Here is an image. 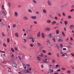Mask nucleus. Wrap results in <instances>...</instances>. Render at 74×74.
I'll list each match as a JSON object with an SVG mask.
<instances>
[{"mask_svg":"<svg viewBox=\"0 0 74 74\" xmlns=\"http://www.w3.org/2000/svg\"><path fill=\"white\" fill-rule=\"evenodd\" d=\"M16 64L15 63L12 64V67H15V68H16Z\"/></svg>","mask_w":74,"mask_h":74,"instance_id":"f257e3e1","label":"nucleus"},{"mask_svg":"<svg viewBox=\"0 0 74 74\" xmlns=\"http://www.w3.org/2000/svg\"><path fill=\"white\" fill-rule=\"evenodd\" d=\"M14 15L15 17H18V13L16 12H15L14 14Z\"/></svg>","mask_w":74,"mask_h":74,"instance_id":"f03ea898","label":"nucleus"},{"mask_svg":"<svg viewBox=\"0 0 74 74\" xmlns=\"http://www.w3.org/2000/svg\"><path fill=\"white\" fill-rule=\"evenodd\" d=\"M47 3L50 6H51L52 5V4H51V1H48Z\"/></svg>","mask_w":74,"mask_h":74,"instance_id":"7ed1b4c3","label":"nucleus"},{"mask_svg":"<svg viewBox=\"0 0 74 74\" xmlns=\"http://www.w3.org/2000/svg\"><path fill=\"white\" fill-rule=\"evenodd\" d=\"M24 73H30V72L29 71V70H25L23 71Z\"/></svg>","mask_w":74,"mask_h":74,"instance_id":"20e7f679","label":"nucleus"},{"mask_svg":"<svg viewBox=\"0 0 74 74\" xmlns=\"http://www.w3.org/2000/svg\"><path fill=\"white\" fill-rule=\"evenodd\" d=\"M70 29L71 30H72V29H73V28H74V26L73 25H71L70 26Z\"/></svg>","mask_w":74,"mask_h":74,"instance_id":"39448f33","label":"nucleus"},{"mask_svg":"<svg viewBox=\"0 0 74 74\" xmlns=\"http://www.w3.org/2000/svg\"><path fill=\"white\" fill-rule=\"evenodd\" d=\"M49 70H50L47 73L48 74H49V73H53V70H52L51 69H50Z\"/></svg>","mask_w":74,"mask_h":74,"instance_id":"423d86ee","label":"nucleus"},{"mask_svg":"<svg viewBox=\"0 0 74 74\" xmlns=\"http://www.w3.org/2000/svg\"><path fill=\"white\" fill-rule=\"evenodd\" d=\"M14 35L16 37H19V35L18 33H15Z\"/></svg>","mask_w":74,"mask_h":74,"instance_id":"0eeeda50","label":"nucleus"},{"mask_svg":"<svg viewBox=\"0 0 74 74\" xmlns=\"http://www.w3.org/2000/svg\"><path fill=\"white\" fill-rule=\"evenodd\" d=\"M56 23V21H53L52 23L51 24L53 25H55Z\"/></svg>","mask_w":74,"mask_h":74,"instance_id":"6e6552de","label":"nucleus"},{"mask_svg":"<svg viewBox=\"0 0 74 74\" xmlns=\"http://www.w3.org/2000/svg\"><path fill=\"white\" fill-rule=\"evenodd\" d=\"M10 57H11V58H13L14 57V55H13V54H12V53H10Z\"/></svg>","mask_w":74,"mask_h":74,"instance_id":"1a4fd4ad","label":"nucleus"},{"mask_svg":"<svg viewBox=\"0 0 74 74\" xmlns=\"http://www.w3.org/2000/svg\"><path fill=\"white\" fill-rule=\"evenodd\" d=\"M23 19L24 20H28V19H29V18H28L26 16L24 17Z\"/></svg>","mask_w":74,"mask_h":74,"instance_id":"9d476101","label":"nucleus"},{"mask_svg":"<svg viewBox=\"0 0 74 74\" xmlns=\"http://www.w3.org/2000/svg\"><path fill=\"white\" fill-rule=\"evenodd\" d=\"M46 30H47V31H49L50 30V28L49 27H47L45 29V31H46Z\"/></svg>","mask_w":74,"mask_h":74,"instance_id":"9b49d317","label":"nucleus"},{"mask_svg":"<svg viewBox=\"0 0 74 74\" xmlns=\"http://www.w3.org/2000/svg\"><path fill=\"white\" fill-rule=\"evenodd\" d=\"M40 36V32L39 31L38 32V34H37V37H39Z\"/></svg>","mask_w":74,"mask_h":74,"instance_id":"f8f14e48","label":"nucleus"},{"mask_svg":"<svg viewBox=\"0 0 74 74\" xmlns=\"http://www.w3.org/2000/svg\"><path fill=\"white\" fill-rule=\"evenodd\" d=\"M8 69H9L8 70V71H9V72H10V73H11V69L10 68L8 67Z\"/></svg>","mask_w":74,"mask_h":74,"instance_id":"ddd939ff","label":"nucleus"},{"mask_svg":"<svg viewBox=\"0 0 74 74\" xmlns=\"http://www.w3.org/2000/svg\"><path fill=\"white\" fill-rule=\"evenodd\" d=\"M42 36L43 38H45V37L44 36V33L43 32L42 33Z\"/></svg>","mask_w":74,"mask_h":74,"instance_id":"4468645a","label":"nucleus"},{"mask_svg":"<svg viewBox=\"0 0 74 74\" xmlns=\"http://www.w3.org/2000/svg\"><path fill=\"white\" fill-rule=\"evenodd\" d=\"M31 18L33 19H36V17L35 16H32L31 17Z\"/></svg>","mask_w":74,"mask_h":74,"instance_id":"2eb2a0df","label":"nucleus"},{"mask_svg":"<svg viewBox=\"0 0 74 74\" xmlns=\"http://www.w3.org/2000/svg\"><path fill=\"white\" fill-rule=\"evenodd\" d=\"M43 12L45 13V14H46L47 13V10L45 9H44L43 11Z\"/></svg>","mask_w":74,"mask_h":74,"instance_id":"dca6fc26","label":"nucleus"},{"mask_svg":"<svg viewBox=\"0 0 74 74\" xmlns=\"http://www.w3.org/2000/svg\"><path fill=\"white\" fill-rule=\"evenodd\" d=\"M48 37H49L50 38H51L52 37V34L51 33L49 34V36H48Z\"/></svg>","mask_w":74,"mask_h":74,"instance_id":"f3484780","label":"nucleus"},{"mask_svg":"<svg viewBox=\"0 0 74 74\" xmlns=\"http://www.w3.org/2000/svg\"><path fill=\"white\" fill-rule=\"evenodd\" d=\"M21 56H22L21 55H19L18 56V58H19L20 60H21Z\"/></svg>","mask_w":74,"mask_h":74,"instance_id":"a211bd4d","label":"nucleus"},{"mask_svg":"<svg viewBox=\"0 0 74 74\" xmlns=\"http://www.w3.org/2000/svg\"><path fill=\"white\" fill-rule=\"evenodd\" d=\"M37 45L38 47H41V45L40 43H38Z\"/></svg>","mask_w":74,"mask_h":74,"instance_id":"6ab92c4d","label":"nucleus"},{"mask_svg":"<svg viewBox=\"0 0 74 74\" xmlns=\"http://www.w3.org/2000/svg\"><path fill=\"white\" fill-rule=\"evenodd\" d=\"M51 21L50 20H48L47 21V23H51Z\"/></svg>","mask_w":74,"mask_h":74,"instance_id":"aec40b11","label":"nucleus"},{"mask_svg":"<svg viewBox=\"0 0 74 74\" xmlns=\"http://www.w3.org/2000/svg\"><path fill=\"white\" fill-rule=\"evenodd\" d=\"M58 41L59 42H62V41H63V40L61 39H60L59 40H58Z\"/></svg>","mask_w":74,"mask_h":74,"instance_id":"412c9836","label":"nucleus"},{"mask_svg":"<svg viewBox=\"0 0 74 74\" xmlns=\"http://www.w3.org/2000/svg\"><path fill=\"white\" fill-rule=\"evenodd\" d=\"M11 50L12 52H15L14 50L12 48H11Z\"/></svg>","mask_w":74,"mask_h":74,"instance_id":"4be33fe9","label":"nucleus"},{"mask_svg":"<svg viewBox=\"0 0 74 74\" xmlns=\"http://www.w3.org/2000/svg\"><path fill=\"white\" fill-rule=\"evenodd\" d=\"M52 62L53 63H55V60L53 59L52 60Z\"/></svg>","mask_w":74,"mask_h":74,"instance_id":"5701e85b","label":"nucleus"},{"mask_svg":"<svg viewBox=\"0 0 74 74\" xmlns=\"http://www.w3.org/2000/svg\"><path fill=\"white\" fill-rule=\"evenodd\" d=\"M64 23L65 25H67V23H68V22L67 21H64Z\"/></svg>","mask_w":74,"mask_h":74,"instance_id":"b1692460","label":"nucleus"},{"mask_svg":"<svg viewBox=\"0 0 74 74\" xmlns=\"http://www.w3.org/2000/svg\"><path fill=\"white\" fill-rule=\"evenodd\" d=\"M56 47L58 48V49H59V45L57 44H56Z\"/></svg>","mask_w":74,"mask_h":74,"instance_id":"393cba45","label":"nucleus"},{"mask_svg":"<svg viewBox=\"0 0 74 74\" xmlns=\"http://www.w3.org/2000/svg\"><path fill=\"white\" fill-rule=\"evenodd\" d=\"M37 59L38 60H41V59H40V57L39 56L37 57Z\"/></svg>","mask_w":74,"mask_h":74,"instance_id":"a878e982","label":"nucleus"},{"mask_svg":"<svg viewBox=\"0 0 74 74\" xmlns=\"http://www.w3.org/2000/svg\"><path fill=\"white\" fill-rule=\"evenodd\" d=\"M3 46L5 47H7V45H6L5 43H3Z\"/></svg>","mask_w":74,"mask_h":74,"instance_id":"bb28decb","label":"nucleus"},{"mask_svg":"<svg viewBox=\"0 0 74 74\" xmlns=\"http://www.w3.org/2000/svg\"><path fill=\"white\" fill-rule=\"evenodd\" d=\"M67 48L68 49H70V48H71V47L70 46V45H68L67 46Z\"/></svg>","mask_w":74,"mask_h":74,"instance_id":"cd10ccee","label":"nucleus"},{"mask_svg":"<svg viewBox=\"0 0 74 74\" xmlns=\"http://www.w3.org/2000/svg\"><path fill=\"white\" fill-rule=\"evenodd\" d=\"M67 73L68 74H70V73H71V72L70 71H67Z\"/></svg>","mask_w":74,"mask_h":74,"instance_id":"c85d7f7f","label":"nucleus"},{"mask_svg":"<svg viewBox=\"0 0 74 74\" xmlns=\"http://www.w3.org/2000/svg\"><path fill=\"white\" fill-rule=\"evenodd\" d=\"M4 5H3L2 6V10H5V9L4 8Z\"/></svg>","mask_w":74,"mask_h":74,"instance_id":"c756f323","label":"nucleus"},{"mask_svg":"<svg viewBox=\"0 0 74 74\" xmlns=\"http://www.w3.org/2000/svg\"><path fill=\"white\" fill-rule=\"evenodd\" d=\"M43 62H44V63H47V64H48V62L47 61H46L43 60Z\"/></svg>","mask_w":74,"mask_h":74,"instance_id":"7c9ffc66","label":"nucleus"},{"mask_svg":"<svg viewBox=\"0 0 74 74\" xmlns=\"http://www.w3.org/2000/svg\"><path fill=\"white\" fill-rule=\"evenodd\" d=\"M42 52L43 53H46V51L45 50H43L42 51Z\"/></svg>","mask_w":74,"mask_h":74,"instance_id":"2f4dec72","label":"nucleus"},{"mask_svg":"<svg viewBox=\"0 0 74 74\" xmlns=\"http://www.w3.org/2000/svg\"><path fill=\"white\" fill-rule=\"evenodd\" d=\"M7 41L8 42H10V38H8L7 39Z\"/></svg>","mask_w":74,"mask_h":74,"instance_id":"473e14b6","label":"nucleus"},{"mask_svg":"<svg viewBox=\"0 0 74 74\" xmlns=\"http://www.w3.org/2000/svg\"><path fill=\"white\" fill-rule=\"evenodd\" d=\"M15 26H16V24H14L13 25V27L14 28L15 27Z\"/></svg>","mask_w":74,"mask_h":74,"instance_id":"72a5a7b5","label":"nucleus"},{"mask_svg":"<svg viewBox=\"0 0 74 74\" xmlns=\"http://www.w3.org/2000/svg\"><path fill=\"white\" fill-rule=\"evenodd\" d=\"M2 35L3 36H5V35L4 33V32L2 33Z\"/></svg>","mask_w":74,"mask_h":74,"instance_id":"f704fd0d","label":"nucleus"},{"mask_svg":"<svg viewBox=\"0 0 74 74\" xmlns=\"http://www.w3.org/2000/svg\"><path fill=\"white\" fill-rule=\"evenodd\" d=\"M56 34H59V30H57L56 31Z\"/></svg>","mask_w":74,"mask_h":74,"instance_id":"c9c22d12","label":"nucleus"},{"mask_svg":"<svg viewBox=\"0 0 74 74\" xmlns=\"http://www.w3.org/2000/svg\"><path fill=\"white\" fill-rule=\"evenodd\" d=\"M28 11L29 12H32V11L30 9H29Z\"/></svg>","mask_w":74,"mask_h":74,"instance_id":"e433bc0d","label":"nucleus"},{"mask_svg":"<svg viewBox=\"0 0 74 74\" xmlns=\"http://www.w3.org/2000/svg\"><path fill=\"white\" fill-rule=\"evenodd\" d=\"M62 34L63 36H65V34H64V32H62Z\"/></svg>","mask_w":74,"mask_h":74,"instance_id":"4c0bfd02","label":"nucleus"},{"mask_svg":"<svg viewBox=\"0 0 74 74\" xmlns=\"http://www.w3.org/2000/svg\"><path fill=\"white\" fill-rule=\"evenodd\" d=\"M2 13L4 15L5 14V12H4V11H2Z\"/></svg>","mask_w":74,"mask_h":74,"instance_id":"58836bf2","label":"nucleus"},{"mask_svg":"<svg viewBox=\"0 0 74 74\" xmlns=\"http://www.w3.org/2000/svg\"><path fill=\"white\" fill-rule=\"evenodd\" d=\"M57 56L58 57H59V58L60 57V56H59V54L58 53H57Z\"/></svg>","mask_w":74,"mask_h":74,"instance_id":"ea45409f","label":"nucleus"},{"mask_svg":"<svg viewBox=\"0 0 74 74\" xmlns=\"http://www.w3.org/2000/svg\"><path fill=\"white\" fill-rule=\"evenodd\" d=\"M58 15L59 16H60H60H61V15H60V14L59 13H58Z\"/></svg>","mask_w":74,"mask_h":74,"instance_id":"a19ab883","label":"nucleus"},{"mask_svg":"<svg viewBox=\"0 0 74 74\" xmlns=\"http://www.w3.org/2000/svg\"><path fill=\"white\" fill-rule=\"evenodd\" d=\"M49 16L50 18H52V14H49Z\"/></svg>","mask_w":74,"mask_h":74,"instance_id":"79ce46f5","label":"nucleus"},{"mask_svg":"<svg viewBox=\"0 0 74 74\" xmlns=\"http://www.w3.org/2000/svg\"><path fill=\"white\" fill-rule=\"evenodd\" d=\"M62 14L64 16H66V14H65L64 13V12Z\"/></svg>","mask_w":74,"mask_h":74,"instance_id":"37998d69","label":"nucleus"},{"mask_svg":"<svg viewBox=\"0 0 74 74\" xmlns=\"http://www.w3.org/2000/svg\"><path fill=\"white\" fill-rule=\"evenodd\" d=\"M48 55H52V54L51 53V52H49L48 53Z\"/></svg>","mask_w":74,"mask_h":74,"instance_id":"c03bdc74","label":"nucleus"},{"mask_svg":"<svg viewBox=\"0 0 74 74\" xmlns=\"http://www.w3.org/2000/svg\"><path fill=\"white\" fill-rule=\"evenodd\" d=\"M33 2H34V3L35 4H36V1H35V0H33Z\"/></svg>","mask_w":74,"mask_h":74,"instance_id":"a18cd8bd","label":"nucleus"},{"mask_svg":"<svg viewBox=\"0 0 74 74\" xmlns=\"http://www.w3.org/2000/svg\"><path fill=\"white\" fill-rule=\"evenodd\" d=\"M8 6H9V7H10V5H11V4H10V3H8Z\"/></svg>","mask_w":74,"mask_h":74,"instance_id":"49530a36","label":"nucleus"},{"mask_svg":"<svg viewBox=\"0 0 74 74\" xmlns=\"http://www.w3.org/2000/svg\"><path fill=\"white\" fill-rule=\"evenodd\" d=\"M55 19H56V20H58V17L56 16L55 17Z\"/></svg>","mask_w":74,"mask_h":74,"instance_id":"de8ad7c7","label":"nucleus"},{"mask_svg":"<svg viewBox=\"0 0 74 74\" xmlns=\"http://www.w3.org/2000/svg\"><path fill=\"white\" fill-rule=\"evenodd\" d=\"M60 47H61L62 48H63V46L62 45V44H60Z\"/></svg>","mask_w":74,"mask_h":74,"instance_id":"09e8293b","label":"nucleus"},{"mask_svg":"<svg viewBox=\"0 0 74 74\" xmlns=\"http://www.w3.org/2000/svg\"><path fill=\"white\" fill-rule=\"evenodd\" d=\"M68 18L69 19H71V17L70 16H68Z\"/></svg>","mask_w":74,"mask_h":74,"instance_id":"8fccbe9b","label":"nucleus"},{"mask_svg":"<svg viewBox=\"0 0 74 74\" xmlns=\"http://www.w3.org/2000/svg\"><path fill=\"white\" fill-rule=\"evenodd\" d=\"M34 23L35 24H37V22H36V21H34Z\"/></svg>","mask_w":74,"mask_h":74,"instance_id":"3c124183","label":"nucleus"},{"mask_svg":"<svg viewBox=\"0 0 74 74\" xmlns=\"http://www.w3.org/2000/svg\"><path fill=\"white\" fill-rule=\"evenodd\" d=\"M74 11V9H72L70 10V12H73V11Z\"/></svg>","mask_w":74,"mask_h":74,"instance_id":"603ef678","label":"nucleus"},{"mask_svg":"<svg viewBox=\"0 0 74 74\" xmlns=\"http://www.w3.org/2000/svg\"><path fill=\"white\" fill-rule=\"evenodd\" d=\"M61 69L62 70H65V68L64 67H62V68Z\"/></svg>","mask_w":74,"mask_h":74,"instance_id":"864d4df0","label":"nucleus"},{"mask_svg":"<svg viewBox=\"0 0 74 74\" xmlns=\"http://www.w3.org/2000/svg\"><path fill=\"white\" fill-rule=\"evenodd\" d=\"M46 42H47V43H49L50 44H51V43H50V42H49V40L46 41Z\"/></svg>","mask_w":74,"mask_h":74,"instance_id":"5fc2aeb1","label":"nucleus"},{"mask_svg":"<svg viewBox=\"0 0 74 74\" xmlns=\"http://www.w3.org/2000/svg\"><path fill=\"white\" fill-rule=\"evenodd\" d=\"M69 44L70 45H73V44L71 42H69Z\"/></svg>","mask_w":74,"mask_h":74,"instance_id":"6e6d98bb","label":"nucleus"},{"mask_svg":"<svg viewBox=\"0 0 74 74\" xmlns=\"http://www.w3.org/2000/svg\"><path fill=\"white\" fill-rule=\"evenodd\" d=\"M26 66H28V67H29L30 66V64H26Z\"/></svg>","mask_w":74,"mask_h":74,"instance_id":"4d7b16f0","label":"nucleus"},{"mask_svg":"<svg viewBox=\"0 0 74 74\" xmlns=\"http://www.w3.org/2000/svg\"><path fill=\"white\" fill-rule=\"evenodd\" d=\"M30 45L32 47H33V45L32 44H30Z\"/></svg>","mask_w":74,"mask_h":74,"instance_id":"13d9d810","label":"nucleus"},{"mask_svg":"<svg viewBox=\"0 0 74 74\" xmlns=\"http://www.w3.org/2000/svg\"><path fill=\"white\" fill-rule=\"evenodd\" d=\"M53 40V41H54V42H55V38H53V39H52Z\"/></svg>","mask_w":74,"mask_h":74,"instance_id":"bf43d9fd","label":"nucleus"},{"mask_svg":"<svg viewBox=\"0 0 74 74\" xmlns=\"http://www.w3.org/2000/svg\"><path fill=\"white\" fill-rule=\"evenodd\" d=\"M41 57H43L44 56V55H43V54L42 53L41 54Z\"/></svg>","mask_w":74,"mask_h":74,"instance_id":"052dcab7","label":"nucleus"},{"mask_svg":"<svg viewBox=\"0 0 74 74\" xmlns=\"http://www.w3.org/2000/svg\"><path fill=\"white\" fill-rule=\"evenodd\" d=\"M23 40H24V42H26V39H24Z\"/></svg>","mask_w":74,"mask_h":74,"instance_id":"680f3d73","label":"nucleus"},{"mask_svg":"<svg viewBox=\"0 0 74 74\" xmlns=\"http://www.w3.org/2000/svg\"><path fill=\"white\" fill-rule=\"evenodd\" d=\"M56 68H58V66H59V65H58V64L56 65Z\"/></svg>","mask_w":74,"mask_h":74,"instance_id":"e2e57ef3","label":"nucleus"},{"mask_svg":"<svg viewBox=\"0 0 74 74\" xmlns=\"http://www.w3.org/2000/svg\"><path fill=\"white\" fill-rule=\"evenodd\" d=\"M71 67L72 68V69H73L74 70V66H71Z\"/></svg>","mask_w":74,"mask_h":74,"instance_id":"0e129e2a","label":"nucleus"},{"mask_svg":"<svg viewBox=\"0 0 74 74\" xmlns=\"http://www.w3.org/2000/svg\"><path fill=\"white\" fill-rule=\"evenodd\" d=\"M57 72H58V71H60V69H58V70H57Z\"/></svg>","mask_w":74,"mask_h":74,"instance_id":"69168bd1","label":"nucleus"},{"mask_svg":"<svg viewBox=\"0 0 74 74\" xmlns=\"http://www.w3.org/2000/svg\"><path fill=\"white\" fill-rule=\"evenodd\" d=\"M71 55H72L73 56V57H74V54L72 53H71Z\"/></svg>","mask_w":74,"mask_h":74,"instance_id":"338daca9","label":"nucleus"},{"mask_svg":"<svg viewBox=\"0 0 74 74\" xmlns=\"http://www.w3.org/2000/svg\"><path fill=\"white\" fill-rule=\"evenodd\" d=\"M71 8H74V5H72L71 6Z\"/></svg>","mask_w":74,"mask_h":74,"instance_id":"774afa93","label":"nucleus"}]
</instances>
